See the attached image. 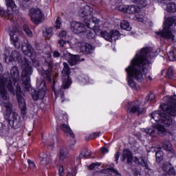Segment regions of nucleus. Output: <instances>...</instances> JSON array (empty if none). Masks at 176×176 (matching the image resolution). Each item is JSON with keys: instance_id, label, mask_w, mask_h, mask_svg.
Here are the masks:
<instances>
[{"instance_id": "obj_3", "label": "nucleus", "mask_w": 176, "mask_h": 176, "mask_svg": "<svg viewBox=\"0 0 176 176\" xmlns=\"http://www.w3.org/2000/svg\"><path fill=\"white\" fill-rule=\"evenodd\" d=\"M21 65L22 68L21 80L23 85L28 90L31 87V75H32V67L30 66L27 58H21Z\"/></svg>"}, {"instance_id": "obj_51", "label": "nucleus", "mask_w": 176, "mask_h": 176, "mask_svg": "<svg viewBox=\"0 0 176 176\" xmlns=\"http://www.w3.org/2000/svg\"><path fill=\"white\" fill-rule=\"evenodd\" d=\"M58 173L60 176H64V168H63V166H59Z\"/></svg>"}, {"instance_id": "obj_21", "label": "nucleus", "mask_w": 176, "mask_h": 176, "mask_svg": "<svg viewBox=\"0 0 176 176\" xmlns=\"http://www.w3.org/2000/svg\"><path fill=\"white\" fill-rule=\"evenodd\" d=\"M119 36V31L113 30L111 31L110 33L107 32V35L104 36V38L106 41H109V42H113V41H116Z\"/></svg>"}, {"instance_id": "obj_16", "label": "nucleus", "mask_w": 176, "mask_h": 176, "mask_svg": "<svg viewBox=\"0 0 176 176\" xmlns=\"http://www.w3.org/2000/svg\"><path fill=\"white\" fill-rule=\"evenodd\" d=\"M8 74L10 79L14 82V85L20 80V73H19V69L17 67L14 66L12 67L10 70V75H9V73H6L5 74ZM11 76V78H10Z\"/></svg>"}, {"instance_id": "obj_26", "label": "nucleus", "mask_w": 176, "mask_h": 176, "mask_svg": "<svg viewBox=\"0 0 176 176\" xmlns=\"http://www.w3.org/2000/svg\"><path fill=\"white\" fill-rule=\"evenodd\" d=\"M162 148L167 152H170V153H174V149L171 143H170V140H164L162 142Z\"/></svg>"}, {"instance_id": "obj_17", "label": "nucleus", "mask_w": 176, "mask_h": 176, "mask_svg": "<svg viewBox=\"0 0 176 176\" xmlns=\"http://www.w3.org/2000/svg\"><path fill=\"white\" fill-rule=\"evenodd\" d=\"M63 57L66 60H69V63L70 64V65H76V64H78V63H79V58H80L79 57V56L73 55V54H71V53H69V52L64 53L63 54Z\"/></svg>"}, {"instance_id": "obj_63", "label": "nucleus", "mask_w": 176, "mask_h": 176, "mask_svg": "<svg viewBox=\"0 0 176 176\" xmlns=\"http://www.w3.org/2000/svg\"><path fill=\"white\" fill-rule=\"evenodd\" d=\"M2 70V65L0 63V71Z\"/></svg>"}, {"instance_id": "obj_2", "label": "nucleus", "mask_w": 176, "mask_h": 176, "mask_svg": "<svg viewBox=\"0 0 176 176\" xmlns=\"http://www.w3.org/2000/svg\"><path fill=\"white\" fill-rule=\"evenodd\" d=\"M8 91L14 96V87L12 83V80L9 77V74H6L0 76V105L6 109L4 114L6 120H8L9 124L13 129H19L21 126V118L16 111H13V107L9 100L10 98Z\"/></svg>"}, {"instance_id": "obj_29", "label": "nucleus", "mask_w": 176, "mask_h": 176, "mask_svg": "<svg viewBox=\"0 0 176 176\" xmlns=\"http://www.w3.org/2000/svg\"><path fill=\"white\" fill-rule=\"evenodd\" d=\"M61 129L65 133H67V134H69L70 137H72V138H75V134H74V132L72 131V130H71V128L69 127V126L65 124H63L61 125Z\"/></svg>"}, {"instance_id": "obj_58", "label": "nucleus", "mask_w": 176, "mask_h": 176, "mask_svg": "<svg viewBox=\"0 0 176 176\" xmlns=\"http://www.w3.org/2000/svg\"><path fill=\"white\" fill-rule=\"evenodd\" d=\"M148 152H156V147L155 146H151L149 150L148 151Z\"/></svg>"}, {"instance_id": "obj_20", "label": "nucleus", "mask_w": 176, "mask_h": 176, "mask_svg": "<svg viewBox=\"0 0 176 176\" xmlns=\"http://www.w3.org/2000/svg\"><path fill=\"white\" fill-rule=\"evenodd\" d=\"M21 113L22 115L27 113V105L25 104V100L23 98V96L16 97Z\"/></svg>"}, {"instance_id": "obj_50", "label": "nucleus", "mask_w": 176, "mask_h": 176, "mask_svg": "<svg viewBox=\"0 0 176 176\" xmlns=\"http://www.w3.org/2000/svg\"><path fill=\"white\" fill-rule=\"evenodd\" d=\"M28 163L29 164L30 168H35V164L34 163V162L31 161L30 160H28Z\"/></svg>"}, {"instance_id": "obj_30", "label": "nucleus", "mask_w": 176, "mask_h": 176, "mask_svg": "<svg viewBox=\"0 0 176 176\" xmlns=\"http://www.w3.org/2000/svg\"><path fill=\"white\" fill-rule=\"evenodd\" d=\"M21 55L20 53L16 50L12 51L11 54H10V58L8 59V61H17V60H20V57Z\"/></svg>"}, {"instance_id": "obj_12", "label": "nucleus", "mask_w": 176, "mask_h": 176, "mask_svg": "<svg viewBox=\"0 0 176 176\" xmlns=\"http://www.w3.org/2000/svg\"><path fill=\"white\" fill-rule=\"evenodd\" d=\"M79 16L81 19H83V21H89L91 20V16H93V8H90L89 6H85L80 10Z\"/></svg>"}, {"instance_id": "obj_6", "label": "nucleus", "mask_w": 176, "mask_h": 176, "mask_svg": "<svg viewBox=\"0 0 176 176\" xmlns=\"http://www.w3.org/2000/svg\"><path fill=\"white\" fill-rule=\"evenodd\" d=\"M165 103L160 105L162 111L170 116H176V96H166L164 98Z\"/></svg>"}, {"instance_id": "obj_56", "label": "nucleus", "mask_w": 176, "mask_h": 176, "mask_svg": "<svg viewBox=\"0 0 176 176\" xmlns=\"http://www.w3.org/2000/svg\"><path fill=\"white\" fill-rule=\"evenodd\" d=\"M155 1L159 3H167L168 1H171V0H155Z\"/></svg>"}, {"instance_id": "obj_36", "label": "nucleus", "mask_w": 176, "mask_h": 176, "mask_svg": "<svg viewBox=\"0 0 176 176\" xmlns=\"http://www.w3.org/2000/svg\"><path fill=\"white\" fill-rule=\"evenodd\" d=\"M155 157L157 163H161L162 160H163V151L160 150L156 151Z\"/></svg>"}, {"instance_id": "obj_41", "label": "nucleus", "mask_w": 176, "mask_h": 176, "mask_svg": "<svg viewBox=\"0 0 176 176\" xmlns=\"http://www.w3.org/2000/svg\"><path fill=\"white\" fill-rule=\"evenodd\" d=\"M54 27H56V30H60L61 28V18L60 16L56 19Z\"/></svg>"}, {"instance_id": "obj_42", "label": "nucleus", "mask_w": 176, "mask_h": 176, "mask_svg": "<svg viewBox=\"0 0 176 176\" xmlns=\"http://www.w3.org/2000/svg\"><path fill=\"white\" fill-rule=\"evenodd\" d=\"M153 100H155V94H150L148 95V96H147L145 99V104H146V102H149L151 101H153Z\"/></svg>"}, {"instance_id": "obj_27", "label": "nucleus", "mask_w": 176, "mask_h": 176, "mask_svg": "<svg viewBox=\"0 0 176 176\" xmlns=\"http://www.w3.org/2000/svg\"><path fill=\"white\" fill-rule=\"evenodd\" d=\"M100 21L96 17L91 16V20L87 21L85 24L88 28H94V25H98Z\"/></svg>"}, {"instance_id": "obj_54", "label": "nucleus", "mask_w": 176, "mask_h": 176, "mask_svg": "<svg viewBox=\"0 0 176 176\" xmlns=\"http://www.w3.org/2000/svg\"><path fill=\"white\" fill-rule=\"evenodd\" d=\"M65 35H67V31H65V30H63L60 33H59L60 38H64V36H65Z\"/></svg>"}, {"instance_id": "obj_8", "label": "nucleus", "mask_w": 176, "mask_h": 176, "mask_svg": "<svg viewBox=\"0 0 176 176\" xmlns=\"http://www.w3.org/2000/svg\"><path fill=\"white\" fill-rule=\"evenodd\" d=\"M71 72L69 69V65L68 63H63V69L62 70V80L63 85L61 89L65 90L66 89H69V86L72 85V80L69 78Z\"/></svg>"}, {"instance_id": "obj_15", "label": "nucleus", "mask_w": 176, "mask_h": 176, "mask_svg": "<svg viewBox=\"0 0 176 176\" xmlns=\"http://www.w3.org/2000/svg\"><path fill=\"white\" fill-rule=\"evenodd\" d=\"M147 134L150 135H154L155 134H159V135H166V129L162 125H157L156 128L149 129L146 131Z\"/></svg>"}, {"instance_id": "obj_35", "label": "nucleus", "mask_w": 176, "mask_h": 176, "mask_svg": "<svg viewBox=\"0 0 176 176\" xmlns=\"http://www.w3.org/2000/svg\"><path fill=\"white\" fill-rule=\"evenodd\" d=\"M176 8V3H168L166 6V10L168 12H171L172 13H175Z\"/></svg>"}, {"instance_id": "obj_14", "label": "nucleus", "mask_w": 176, "mask_h": 176, "mask_svg": "<svg viewBox=\"0 0 176 176\" xmlns=\"http://www.w3.org/2000/svg\"><path fill=\"white\" fill-rule=\"evenodd\" d=\"M70 28L74 34H82V32H86V26L82 23L72 21L71 23Z\"/></svg>"}, {"instance_id": "obj_13", "label": "nucleus", "mask_w": 176, "mask_h": 176, "mask_svg": "<svg viewBox=\"0 0 176 176\" xmlns=\"http://www.w3.org/2000/svg\"><path fill=\"white\" fill-rule=\"evenodd\" d=\"M140 102L138 100L131 102L129 103V109L131 113H138V115H141L144 112V108L141 107Z\"/></svg>"}, {"instance_id": "obj_40", "label": "nucleus", "mask_w": 176, "mask_h": 176, "mask_svg": "<svg viewBox=\"0 0 176 176\" xmlns=\"http://www.w3.org/2000/svg\"><path fill=\"white\" fill-rule=\"evenodd\" d=\"M166 76V78H168L169 79H171L173 78V76H174V72L173 70V67L168 68Z\"/></svg>"}, {"instance_id": "obj_7", "label": "nucleus", "mask_w": 176, "mask_h": 176, "mask_svg": "<svg viewBox=\"0 0 176 176\" xmlns=\"http://www.w3.org/2000/svg\"><path fill=\"white\" fill-rule=\"evenodd\" d=\"M151 122H158V123H162L164 124L166 127H168L173 124V118L170 116L160 111H155L151 114Z\"/></svg>"}, {"instance_id": "obj_44", "label": "nucleus", "mask_w": 176, "mask_h": 176, "mask_svg": "<svg viewBox=\"0 0 176 176\" xmlns=\"http://www.w3.org/2000/svg\"><path fill=\"white\" fill-rule=\"evenodd\" d=\"M23 96V91H21V87L19 85V84L16 85V97H22Z\"/></svg>"}, {"instance_id": "obj_39", "label": "nucleus", "mask_w": 176, "mask_h": 176, "mask_svg": "<svg viewBox=\"0 0 176 176\" xmlns=\"http://www.w3.org/2000/svg\"><path fill=\"white\" fill-rule=\"evenodd\" d=\"M133 2L134 3L140 5V6H142V8H145V6L148 5V2L145 0H134Z\"/></svg>"}, {"instance_id": "obj_32", "label": "nucleus", "mask_w": 176, "mask_h": 176, "mask_svg": "<svg viewBox=\"0 0 176 176\" xmlns=\"http://www.w3.org/2000/svg\"><path fill=\"white\" fill-rule=\"evenodd\" d=\"M104 174H110L111 175H113L115 174V175H120V173H119V171L117 169H115L113 168H107L102 170Z\"/></svg>"}, {"instance_id": "obj_9", "label": "nucleus", "mask_w": 176, "mask_h": 176, "mask_svg": "<svg viewBox=\"0 0 176 176\" xmlns=\"http://www.w3.org/2000/svg\"><path fill=\"white\" fill-rule=\"evenodd\" d=\"M37 91H35L34 94H32V97L34 101H38V100H43V98L46 95V82L43 80L41 82L36 83Z\"/></svg>"}, {"instance_id": "obj_47", "label": "nucleus", "mask_w": 176, "mask_h": 176, "mask_svg": "<svg viewBox=\"0 0 176 176\" xmlns=\"http://www.w3.org/2000/svg\"><path fill=\"white\" fill-rule=\"evenodd\" d=\"M58 43L60 45V47H64V45L67 44V41L63 38L58 40Z\"/></svg>"}, {"instance_id": "obj_25", "label": "nucleus", "mask_w": 176, "mask_h": 176, "mask_svg": "<svg viewBox=\"0 0 176 176\" xmlns=\"http://www.w3.org/2000/svg\"><path fill=\"white\" fill-rule=\"evenodd\" d=\"M100 25H94L93 28H89L90 30H94L95 34L96 35H99L102 36V38H104V36H107L108 35V32L107 31H102L101 28H100Z\"/></svg>"}, {"instance_id": "obj_10", "label": "nucleus", "mask_w": 176, "mask_h": 176, "mask_svg": "<svg viewBox=\"0 0 176 176\" xmlns=\"http://www.w3.org/2000/svg\"><path fill=\"white\" fill-rule=\"evenodd\" d=\"M30 17L34 24L38 25L43 21L45 16L39 8H31L29 11Z\"/></svg>"}, {"instance_id": "obj_22", "label": "nucleus", "mask_w": 176, "mask_h": 176, "mask_svg": "<svg viewBox=\"0 0 176 176\" xmlns=\"http://www.w3.org/2000/svg\"><path fill=\"white\" fill-rule=\"evenodd\" d=\"M80 50L86 54H91L94 52V47L89 43H84L82 44Z\"/></svg>"}, {"instance_id": "obj_24", "label": "nucleus", "mask_w": 176, "mask_h": 176, "mask_svg": "<svg viewBox=\"0 0 176 176\" xmlns=\"http://www.w3.org/2000/svg\"><path fill=\"white\" fill-rule=\"evenodd\" d=\"M137 10L135 6H125L122 8V11L129 14H134V13H137Z\"/></svg>"}, {"instance_id": "obj_61", "label": "nucleus", "mask_w": 176, "mask_h": 176, "mask_svg": "<svg viewBox=\"0 0 176 176\" xmlns=\"http://www.w3.org/2000/svg\"><path fill=\"white\" fill-rule=\"evenodd\" d=\"M67 176H74V175L72 173H68Z\"/></svg>"}, {"instance_id": "obj_48", "label": "nucleus", "mask_w": 176, "mask_h": 176, "mask_svg": "<svg viewBox=\"0 0 176 176\" xmlns=\"http://www.w3.org/2000/svg\"><path fill=\"white\" fill-rule=\"evenodd\" d=\"M85 34H87V38L88 39H92L93 36H94V34L91 32L90 31H86L85 30V32H84Z\"/></svg>"}, {"instance_id": "obj_60", "label": "nucleus", "mask_w": 176, "mask_h": 176, "mask_svg": "<svg viewBox=\"0 0 176 176\" xmlns=\"http://www.w3.org/2000/svg\"><path fill=\"white\" fill-rule=\"evenodd\" d=\"M61 98H62V102H64V95L63 94H62Z\"/></svg>"}, {"instance_id": "obj_52", "label": "nucleus", "mask_w": 176, "mask_h": 176, "mask_svg": "<svg viewBox=\"0 0 176 176\" xmlns=\"http://www.w3.org/2000/svg\"><path fill=\"white\" fill-rule=\"evenodd\" d=\"M119 157H120V152L118 151L115 154V159L117 164L119 163Z\"/></svg>"}, {"instance_id": "obj_64", "label": "nucleus", "mask_w": 176, "mask_h": 176, "mask_svg": "<svg viewBox=\"0 0 176 176\" xmlns=\"http://www.w3.org/2000/svg\"><path fill=\"white\" fill-rule=\"evenodd\" d=\"M148 78L150 79V80H152V77L151 76H148Z\"/></svg>"}, {"instance_id": "obj_37", "label": "nucleus", "mask_w": 176, "mask_h": 176, "mask_svg": "<svg viewBox=\"0 0 176 176\" xmlns=\"http://www.w3.org/2000/svg\"><path fill=\"white\" fill-rule=\"evenodd\" d=\"M91 155V152L87 149L84 150L82 153L80 154V157L81 159H86V157H89Z\"/></svg>"}, {"instance_id": "obj_18", "label": "nucleus", "mask_w": 176, "mask_h": 176, "mask_svg": "<svg viewBox=\"0 0 176 176\" xmlns=\"http://www.w3.org/2000/svg\"><path fill=\"white\" fill-rule=\"evenodd\" d=\"M21 50L25 56H28V57L32 58V56H34V49L30 43H24L22 45Z\"/></svg>"}, {"instance_id": "obj_34", "label": "nucleus", "mask_w": 176, "mask_h": 176, "mask_svg": "<svg viewBox=\"0 0 176 176\" xmlns=\"http://www.w3.org/2000/svg\"><path fill=\"white\" fill-rule=\"evenodd\" d=\"M120 28L122 30H125L126 31H131V27H130V23L127 21H122Z\"/></svg>"}, {"instance_id": "obj_62", "label": "nucleus", "mask_w": 176, "mask_h": 176, "mask_svg": "<svg viewBox=\"0 0 176 176\" xmlns=\"http://www.w3.org/2000/svg\"><path fill=\"white\" fill-rule=\"evenodd\" d=\"M99 176H108V175H105V174H101Z\"/></svg>"}, {"instance_id": "obj_31", "label": "nucleus", "mask_w": 176, "mask_h": 176, "mask_svg": "<svg viewBox=\"0 0 176 176\" xmlns=\"http://www.w3.org/2000/svg\"><path fill=\"white\" fill-rule=\"evenodd\" d=\"M40 161L43 164H45V166H47L49 163H50V158H49V156L46 154H40L39 155Z\"/></svg>"}, {"instance_id": "obj_59", "label": "nucleus", "mask_w": 176, "mask_h": 176, "mask_svg": "<svg viewBox=\"0 0 176 176\" xmlns=\"http://www.w3.org/2000/svg\"><path fill=\"white\" fill-rule=\"evenodd\" d=\"M3 14H5V10H3L2 7H0V16H3Z\"/></svg>"}, {"instance_id": "obj_53", "label": "nucleus", "mask_w": 176, "mask_h": 176, "mask_svg": "<svg viewBox=\"0 0 176 176\" xmlns=\"http://www.w3.org/2000/svg\"><path fill=\"white\" fill-rule=\"evenodd\" d=\"M134 175L135 176H145V174H144V173H142V172H140V170H136L134 173Z\"/></svg>"}, {"instance_id": "obj_23", "label": "nucleus", "mask_w": 176, "mask_h": 176, "mask_svg": "<svg viewBox=\"0 0 176 176\" xmlns=\"http://www.w3.org/2000/svg\"><path fill=\"white\" fill-rule=\"evenodd\" d=\"M46 64L48 65V69L45 70L43 74V76L45 79V80H48V82H52V68L53 65L51 63H46Z\"/></svg>"}, {"instance_id": "obj_28", "label": "nucleus", "mask_w": 176, "mask_h": 176, "mask_svg": "<svg viewBox=\"0 0 176 176\" xmlns=\"http://www.w3.org/2000/svg\"><path fill=\"white\" fill-rule=\"evenodd\" d=\"M6 5L7 8L11 9L12 12H17L19 10L14 0H6Z\"/></svg>"}, {"instance_id": "obj_46", "label": "nucleus", "mask_w": 176, "mask_h": 176, "mask_svg": "<svg viewBox=\"0 0 176 176\" xmlns=\"http://www.w3.org/2000/svg\"><path fill=\"white\" fill-rule=\"evenodd\" d=\"M100 134H101V132H94L91 135H89L88 141L89 140H93V138H97V137H100Z\"/></svg>"}, {"instance_id": "obj_33", "label": "nucleus", "mask_w": 176, "mask_h": 176, "mask_svg": "<svg viewBox=\"0 0 176 176\" xmlns=\"http://www.w3.org/2000/svg\"><path fill=\"white\" fill-rule=\"evenodd\" d=\"M68 155V150L66 148H62L59 151V159L60 160H64Z\"/></svg>"}, {"instance_id": "obj_1", "label": "nucleus", "mask_w": 176, "mask_h": 176, "mask_svg": "<svg viewBox=\"0 0 176 176\" xmlns=\"http://www.w3.org/2000/svg\"><path fill=\"white\" fill-rule=\"evenodd\" d=\"M152 54V50L149 47L142 48L139 54H136L135 57L131 60V65L126 68V72L127 73L128 78L127 82L129 86L132 89H136L138 87V84L135 82L134 80L138 82H142L144 80V75L146 76L151 69V62L148 57Z\"/></svg>"}, {"instance_id": "obj_38", "label": "nucleus", "mask_w": 176, "mask_h": 176, "mask_svg": "<svg viewBox=\"0 0 176 176\" xmlns=\"http://www.w3.org/2000/svg\"><path fill=\"white\" fill-rule=\"evenodd\" d=\"M168 58L170 61H175L176 60V50H174L172 52H170L168 54Z\"/></svg>"}, {"instance_id": "obj_45", "label": "nucleus", "mask_w": 176, "mask_h": 176, "mask_svg": "<svg viewBox=\"0 0 176 176\" xmlns=\"http://www.w3.org/2000/svg\"><path fill=\"white\" fill-rule=\"evenodd\" d=\"M23 31H25V34H27L28 36H32V32L28 26H23Z\"/></svg>"}, {"instance_id": "obj_4", "label": "nucleus", "mask_w": 176, "mask_h": 176, "mask_svg": "<svg viewBox=\"0 0 176 176\" xmlns=\"http://www.w3.org/2000/svg\"><path fill=\"white\" fill-rule=\"evenodd\" d=\"M126 160L127 164H131L133 161L135 164H139L140 166H142V167H145L146 170H149L148 162L145 160V159H144L142 157H134L133 158V153L128 148L124 149L121 157V162H125Z\"/></svg>"}, {"instance_id": "obj_43", "label": "nucleus", "mask_w": 176, "mask_h": 176, "mask_svg": "<svg viewBox=\"0 0 176 176\" xmlns=\"http://www.w3.org/2000/svg\"><path fill=\"white\" fill-rule=\"evenodd\" d=\"M53 35V31L52 28L46 29L45 32H44V36H47V38H50Z\"/></svg>"}, {"instance_id": "obj_5", "label": "nucleus", "mask_w": 176, "mask_h": 176, "mask_svg": "<svg viewBox=\"0 0 176 176\" xmlns=\"http://www.w3.org/2000/svg\"><path fill=\"white\" fill-rule=\"evenodd\" d=\"M175 19L173 17L168 18L164 23V28L162 31L156 32L157 37L174 41V34L171 32V27H173V25H175Z\"/></svg>"}, {"instance_id": "obj_57", "label": "nucleus", "mask_w": 176, "mask_h": 176, "mask_svg": "<svg viewBox=\"0 0 176 176\" xmlns=\"http://www.w3.org/2000/svg\"><path fill=\"white\" fill-rule=\"evenodd\" d=\"M53 56L55 58L60 57V52H58V51H54Z\"/></svg>"}, {"instance_id": "obj_19", "label": "nucleus", "mask_w": 176, "mask_h": 176, "mask_svg": "<svg viewBox=\"0 0 176 176\" xmlns=\"http://www.w3.org/2000/svg\"><path fill=\"white\" fill-rule=\"evenodd\" d=\"M163 170L167 173V174H162V176H171L175 175V169L173 167L171 164L166 162L162 166Z\"/></svg>"}, {"instance_id": "obj_49", "label": "nucleus", "mask_w": 176, "mask_h": 176, "mask_svg": "<svg viewBox=\"0 0 176 176\" xmlns=\"http://www.w3.org/2000/svg\"><path fill=\"white\" fill-rule=\"evenodd\" d=\"M96 166H101V164L98 163V162H95L91 164L89 166V170H94V168Z\"/></svg>"}, {"instance_id": "obj_55", "label": "nucleus", "mask_w": 176, "mask_h": 176, "mask_svg": "<svg viewBox=\"0 0 176 176\" xmlns=\"http://www.w3.org/2000/svg\"><path fill=\"white\" fill-rule=\"evenodd\" d=\"M101 152L103 154L108 153L109 150H108V148H107L105 147H103V148H101Z\"/></svg>"}, {"instance_id": "obj_11", "label": "nucleus", "mask_w": 176, "mask_h": 176, "mask_svg": "<svg viewBox=\"0 0 176 176\" xmlns=\"http://www.w3.org/2000/svg\"><path fill=\"white\" fill-rule=\"evenodd\" d=\"M20 32H21V28L20 27H16L10 32V39L15 49H20V40L18 36V35H20Z\"/></svg>"}]
</instances>
